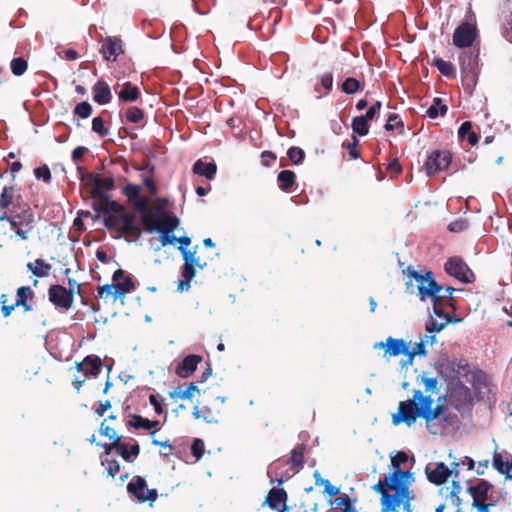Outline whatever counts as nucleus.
Listing matches in <instances>:
<instances>
[{
    "label": "nucleus",
    "instance_id": "nucleus-42",
    "mask_svg": "<svg viewBox=\"0 0 512 512\" xmlns=\"http://www.w3.org/2000/svg\"><path fill=\"white\" fill-rule=\"evenodd\" d=\"M287 155L294 164H299L303 161L305 153L299 147H291L288 149Z\"/></svg>",
    "mask_w": 512,
    "mask_h": 512
},
{
    "label": "nucleus",
    "instance_id": "nucleus-4",
    "mask_svg": "<svg viewBox=\"0 0 512 512\" xmlns=\"http://www.w3.org/2000/svg\"><path fill=\"white\" fill-rule=\"evenodd\" d=\"M404 273L415 280L416 294L421 301L430 300L438 311H440V308L443 309L444 304L450 301L454 289L450 286L443 287L439 285L435 281L432 272L428 271L425 274H420L409 266Z\"/></svg>",
    "mask_w": 512,
    "mask_h": 512
},
{
    "label": "nucleus",
    "instance_id": "nucleus-34",
    "mask_svg": "<svg viewBox=\"0 0 512 512\" xmlns=\"http://www.w3.org/2000/svg\"><path fill=\"white\" fill-rule=\"evenodd\" d=\"M352 129L360 136H365L369 132L368 121L361 116L355 117L352 121Z\"/></svg>",
    "mask_w": 512,
    "mask_h": 512
},
{
    "label": "nucleus",
    "instance_id": "nucleus-11",
    "mask_svg": "<svg viewBox=\"0 0 512 512\" xmlns=\"http://www.w3.org/2000/svg\"><path fill=\"white\" fill-rule=\"evenodd\" d=\"M374 349H385L384 357H396L401 354L405 355L408 358V349L409 344L403 339H395L393 337H388L386 342H376L374 344Z\"/></svg>",
    "mask_w": 512,
    "mask_h": 512
},
{
    "label": "nucleus",
    "instance_id": "nucleus-6",
    "mask_svg": "<svg viewBox=\"0 0 512 512\" xmlns=\"http://www.w3.org/2000/svg\"><path fill=\"white\" fill-rule=\"evenodd\" d=\"M492 490L493 486L483 480L469 488L473 499L472 506L475 507L478 512H489L490 508L495 506L494 503L488 502L490 500L489 493Z\"/></svg>",
    "mask_w": 512,
    "mask_h": 512
},
{
    "label": "nucleus",
    "instance_id": "nucleus-25",
    "mask_svg": "<svg viewBox=\"0 0 512 512\" xmlns=\"http://www.w3.org/2000/svg\"><path fill=\"white\" fill-rule=\"evenodd\" d=\"M27 269L37 277H47L50 273L51 265L45 263L42 259H36L34 263L29 262Z\"/></svg>",
    "mask_w": 512,
    "mask_h": 512
},
{
    "label": "nucleus",
    "instance_id": "nucleus-26",
    "mask_svg": "<svg viewBox=\"0 0 512 512\" xmlns=\"http://www.w3.org/2000/svg\"><path fill=\"white\" fill-rule=\"evenodd\" d=\"M128 425L135 429L150 430L158 425V421H151L139 415H133L128 421Z\"/></svg>",
    "mask_w": 512,
    "mask_h": 512
},
{
    "label": "nucleus",
    "instance_id": "nucleus-14",
    "mask_svg": "<svg viewBox=\"0 0 512 512\" xmlns=\"http://www.w3.org/2000/svg\"><path fill=\"white\" fill-rule=\"evenodd\" d=\"M436 343V335H428L425 334L423 337H421L420 341L415 343V346L413 347V350L410 351L408 349V358L401 360V366L402 367H408L412 365L414 357L416 355L419 356H426L427 350L426 346L430 345L433 346Z\"/></svg>",
    "mask_w": 512,
    "mask_h": 512
},
{
    "label": "nucleus",
    "instance_id": "nucleus-24",
    "mask_svg": "<svg viewBox=\"0 0 512 512\" xmlns=\"http://www.w3.org/2000/svg\"><path fill=\"white\" fill-rule=\"evenodd\" d=\"M216 170L217 167L214 163H205L201 160H198L193 166L194 173L205 176L209 180L214 178Z\"/></svg>",
    "mask_w": 512,
    "mask_h": 512
},
{
    "label": "nucleus",
    "instance_id": "nucleus-46",
    "mask_svg": "<svg viewBox=\"0 0 512 512\" xmlns=\"http://www.w3.org/2000/svg\"><path fill=\"white\" fill-rule=\"evenodd\" d=\"M332 505L336 508V509H343L344 512H347L349 511L350 509V499L348 496H340V497H336L334 499V501L332 502Z\"/></svg>",
    "mask_w": 512,
    "mask_h": 512
},
{
    "label": "nucleus",
    "instance_id": "nucleus-32",
    "mask_svg": "<svg viewBox=\"0 0 512 512\" xmlns=\"http://www.w3.org/2000/svg\"><path fill=\"white\" fill-rule=\"evenodd\" d=\"M435 66L446 77H455L456 75V69L451 62L437 58L435 59Z\"/></svg>",
    "mask_w": 512,
    "mask_h": 512
},
{
    "label": "nucleus",
    "instance_id": "nucleus-59",
    "mask_svg": "<svg viewBox=\"0 0 512 512\" xmlns=\"http://www.w3.org/2000/svg\"><path fill=\"white\" fill-rule=\"evenodd\" d=\"M471 127L472 125L470 122H463L458 130L459 137L465 138L466 136H468L471 133Z\"/></svg>",
    "mask_w": 512,
    "mask_h": 512
},
{
    "label": "nucleus",
    "instance_id": "nucleus-28",
    "mask_svg": "<svg viewBox=\"0 0 512 512\" xmlns=\"http://www.w3.org/2000/svg\"><path fill=\"white\" fill-rule=\"evenodd\" d=\"M447 106L442 103L441 98H434L433 104L427 109L426 114L429 118L435 119L439 115L443 116L447 113Z\"/></svg>",
    "mask_w": 512,
    "mask_h": 512
},
{
    "label": "nucleus",
    "instance_id": "nucleus-35",
    "mask_svg": "<svg viewBox=\"0 0 512 512\" xmlns=\"http://www.w3.org/2000/svg\"><path fill=\"white\" fill-rule=\"evenodd\" d=\"M15 217L18 218L20 226L29 228L33 227L32 224L34 222V215L29 208L23 210L21 213H18L17 215H15Z\"/></svg>",
    "mask_w": 512,
    "mask_h": 512
},
{
    "label": "nucleus",
    "instance_id": "nucleus-23",
    "mask_svg": "<svg viewBox=\"0 0 512 512\" xmlns=\"http://www.w3.org/2000/svg\"><path fill=\"white\" fill-rule=\"evenodd\" d=\"M304 451H305V445L304 444H300V445L296 446L291 451V456H290V458L288 460V464L291 466V468L295 472H298L303 467Z\"/></svg>",
    "mask_w": 512,
    "mask_h": 512
},
{
    "label": "nucleus",
    "instance_id": "nucleus-29",
    "mask_svg": "<svg viewBox=\"0 0 512 512\" xmlns=\"http://www.w3.org/2000/svg\"><path fill=\"white\" fill-rule=\"evenodd\" d=\"M143 225L145 230L149 233H153L155 231L159 232L160 221L157 216L152 214L151 212H146L142 216Z\"/></svg>",
    "mask_w": 512,
    "mask_h": 512
},
{
    "label": "nucleus",
    "instance_id": "nucleus-54",
    "mask_svg": "<svg viewBox=\"0 0 512 512\" xmlns=\"http://www.w3.org/2000/svg\"><path fill=\"white\" fill-rule=\"evenodd\" d=\"M401 124H402V122H401V120L399 119L398 115H397V114L392 113V114H390V115L388 116L387 122H386V124H385V129H386L387 131H391V130H393V129H394V127H395L396 125H401Z\"/></svg>",
    "mask_w": 512,
    "mask_h": 512
},
{
    "label": "nucleus",
    "instance_id": "nucleus-5",
    "mask_svg": "<svg viewBox=\"0 0 512 512\" xmlns=\"http://www.w3.org/2000/svg\"><path fill=\"white\" fill-rule=\"evenodd\" d=\"M460 69L463 80L468 86L474 87L477 84L479 65H478V51H463L460 56Z\"/></svg>",
    "mask_w": 512,
    "mask_h": 512
},
{
    "label": "nucleus",
    "instance_id": "nucleus-27",
    "mask_svg": "<svg viewBox=\"0 0 512 512\" xmlns=\"http://www.w3.org/2000/svg\"><path fill=\"white\" fill-rule=\"evenodd\" d=\"M118 96L124 101H135L139 96V90L130 82L123 84L122 89L119 91Z\"/></svg>",
    "mask_w": 512,
    "mask_h": 512
},
{
    "label": "nucleus",
    "instance_id": "nucleus-15",
    "mask_svg": "<svg viewBox=\"0 0 512 512\" xmlns=\"http://www.w3.org/2000/svg\"><path fill=\"white\" fill-rule=\"evenodd\" d=\"M100 51L106 61H115L123 53L122 41L116 37H106Z\"/></svg>",
    "mask_w": 512,
    "mask_h": 512
},
{
    "label": "nucleus",
    "instance_id": "nucleus-30",
    "mask_svg": "<svg viewBox=\"0 0 512 512\" xmlns=\"http://www.w3.org/2000/svg\"><path fill=\"white\" fill-rule=\"evenodd\" d=\"M493 466L498 472L501 474H506L507 478L512 479V476L509 474V472L512 470V463L504 462L502 456L498 453H495L494 455Z\"/></svg>",
    "mask_w": 512,
    "mask_h": 512
},
{
    "label": "nucleus",
    "instance_id": "nucleus-22",
    "mask_svg": "<svg viewBox=\"0 0 512 512\" xmlns=\"http://www.w3.org/2000/svg\"><path fill=\"white\" fill-rule=\"evenodd\" d=\"M286 500L287 494L283 489L272 488L266 497L265 503H267L271 509L281 511L280 504L283 503V506H285Z\"/></svg>",
    "mask_w": 512,
    "mask_h": 512
},
{
    "label": "nucleus",
    "instance_id": "nucleus-41",
    "mask_svg": "<svg viewBox=\"0 0 512 512\" xmlns=\"http://www.w3.org/2000/svg\"><path fill=\"white\" fill-rule=\"evenodd\" d=\"M179 223H180V221L177 217L167 216L162 221L159 229H162V230H165L168 232H173L178 227Z\"/></svg>",
    "mask_w": 512,
    "mask_h": 512
},
{
    "label": "nucleus",
    "instance_id": "nucleus-40",
    "mask_svg": "<svg viewBox=\"0 0 512 512\" xmlns=\"http://www.w3.org/2000/svg\"><path fill=\"white\" fill-rule=\"evenodd\" d=\"M390 457H391V467L393 468L392 472L401 470L400 465L402 463L407 462V460H408L407 454L403 451H398L395 455H391Z\"/></svg>",
    "mask_w": 512,
    "mask_h": 512
},
{
    "label": "nucleus",
    "instance_id": "nucleus-47",
    "mask_svg": "<svg viewBox=\"0 0 512 512\" xmlns=\"http://www.w3.org/2000/svg\"><path fill=\"white\" fill-rule=\"evenodd\" d=\"M159 232L161 233L162 246L175 245L177 243V237L173 235V232H168L162 229H159Z\"/></svg>",
    "mask_w": 512,
    "mask_h": 512
},
{
    "label": "nucleus",
    "instance_id": "nucleus-10",
    "mask_svg": "<svg viewBox=\"0 0 512 512\" xmlns=\"http://www.w3.org/2000/svg\"><path fill=\"white\" fill-rule=\"evenodd\" d=\"M477 37V29L474 24L462 23L453 34V44L458 48L470 47Z\"/></svg>",
    "mask_w": 512,
    "mask_h": 512
},
{
    "label": "nucleus",
    "instance_id": "nucleus-16",
    "mask_svg": "<svg viewBox=\"0 0 512 512\" xmlns=\"http://www.w3.org/2000/svg\"><path fill=\"white\" fill-rule=\"evenodd\" d=\"M100 434L112 440V448H116L117 452L122 456L123 459H128L125 443H121V436H119L113 428L106 424V420H104L100 425ZM110 449L111 447L106 450V453H109Z\"/></svg>",
    "mask_w": 512,
    "mask_h": 512
},
{
    "label": "nucleus",
    "instance_id": "nucleus-21",
    "mask_svg": "<svg viewBox=\"0 0 512 512\" xmlns=\"http://www.w3.org/2000/svg\"><path fill=\"white\" fill-rule=\"evenodd\" d=\"M93 91V99L100 105L108 104L112 99L110 87L106 82H97L93 87Z\"/></svg>",
    "mask_w": 512,
    "mask_h": 512
},
{
    "label": "nucleus",
    "instance_id": "nucleus-63",
    "mask_svg": "<svg viewBox=\"0 0 512 512\" xmlns=\"http://www.w3.org/2000/svg\"><path fill=\"white\" fill-rule=\"evenodd\" d=\"M143 184L145 187L148 188V190L151 194L155 195L157 193V187L151 178H149V177L144 178Z\"/></svg>",
    "mask_w": 512,
    "mask_h": 512
},
{
    "label": "nucleus",
    "instance_id": "nucleus-60",
    "mask_svg": "<svg viewBox=\"0 0 512 512\" xmlns=\"http://www.w3.org/2000/svg\"><path fill=\"white\" fill-rule=\"evenodd\" d=\"M262 163L265 166H269L271 161L276 159V156L270 151H264L261 154Z\"/></svg>",
    "mask_w": 512,
    "mask_h": 512
},
{
    "label": "nucleus",
    "instance_id": "nucleus-3",
    "mask_svg": "<svg viewBox=\"0 0 512 512\" xmlns=\"http://www.w3.org/2000/svg\"><path fill=\"white\" fill-rule=\"evenodd\" d=\"M114 187V180L111 177L95 178L92 196L94 199L100 200L98 205L95 204V210L108 215L106 224L117 227L119 230L129 234H139L140 230L135 222V215L126 212L116 202L111 201L105 193Z\"/></svg>",
    "mask_w": 512,
    "mask_h": 512
},
{
    "label": "nucleus",
    "instance_id": "nucleus-19",
    "mask_svg": "<svg viewBox=\"0 0 512 512\" xmlns=\"http://www.w3.org/2000/svg\"><path fill=\"white\" fill-rule=\"evenodd\" d=\"M202 361V357L191 354L185 357L181 364L178 365L176 373L181 378L189 377L196 369L197 365Z\"/></svg>",
    "mask_w": 512,
    "mask_h": 512
},
{
    "label": "nucleus",
    "instance_id": "nucleus-45",
    "mask_svg": "<svg viewBox=\"0 0 512 512\" xmlns=\"http://www.w3.org/2000/svg\"><path fill=\"white\" fill-rule=\"evenodd\" d=\"M34 175L37 179H42L48 183L51 180V172L47 165L40 166L34 170Z\"/></svg>",
    "mask_w": 512,
    "mask_h": 512
},
{
    "label": "nucleus",
    "instance_id": "nucleus-12",
    "mask_svg": "<svg viewBox=\"0 0 512 512\" xmlns=\"http://www.w3.org/2000/svg\"><path fill=\"white\" fill-rule=\"evenodd\" d=\"M451 162V155L447 151L432 152L426 162L425 169L428 176L435 175L441 170L448 168Z\"/></svg>",
    "mask_w": 512,
    "mask_h": 512
},
{
    "label": "nucleus",
    "instance_id": "nucleus-13",
    "mask_svg": "<svg viewBox=\"0 0 512 512\" xmlns=\"http://www.w3.org/2000/svg\"><path fill=\"white\" fill-rule=\"evenodd\" d=\"M450 322L448 313L444 312L442 308L440 311L433 306V314L430 315L428 322L425 325L426 334L436 335L441 332Z\"/></svg>",
    "mask_w": 512,
    "mask_h": 512
},
{
    "label": "nucleus",
    "instance_id": "nucleus-33",
    "mask_svg": "<svg viewBox=\"0 0 512 512\" xmlns=\"http://www.w3.org/2000/svg\"><path fill=\"white\" fill-rule=\"evenodd\" d=\"M118 288L113 284H106L98 288V297L100 298H108L110 296L113 297V300L121 299V295H118Z\"/></svg>",
    "mask_w": 512,
    "mask_h": 512
},
{
    "label": "nucleus",
    "instance_id": "nucleus-48",
    "mask_svg": "<svg viewBox=\"0 0 512 512\" xmlns=\"http://www.w3.org/2000/svg\"><path fill=\"white\" fill-rule=\"evenodd\" d=\"M179 250L181 251L185 263L195 264L198 267L203 268V266L199 264L198 260L195 258L193 252L187 250L185 247H179Z\"/></svg>",
    "mask_w": 512,
    "mask_h": 512
},
{
    "label": "nucleus",
    "instance_id": "nucleus-52",
    "mask_svg": "<svg viewBox=\"0 0 512 512\" xmlns=\"http://www.w3.org/2000/svg\"><path fill=\"white\" fill-rule=\"evenodd\" d=\"M31 292L30 288L29 287H20L17 291V297L18 299L16 300V306H19V305H25L26 303V298H27V294H29Z\"/></svg>",
    "mask_w": 512,
    "mask_h": 512
},
{
    "label": "nucleus",
    "instance_id": "nucleus-57",
    "mask_svg": "<svg viewBox=\"0 0 512 512\" xmlns=\"http://www.w3.org/2000/svg\"><path fill=\"white\" fill-rule=\"evenodd\" d=\"M321 86L327 90H331L333 86V75L332 73H324L321 76Z\"/></svg>",
    "mask_w": 512,
    "mask_h": 512
},
{
    "label": "nucleus",
    "instance_id": "nucleus-7",
    "mask_svg": "<svg viewBox=\"0 0 512 512\" xmlns=\"http://www.w3.org/2000/svg\"><path fill=\"white\" fill-rule=\"evenodd\" d=\"M127 491L140 503L149 502L152 505L158 496L156 489H148L146 480L141 476H134L127 485Z\"/></svg>",
    "mask_w": 512,
    "mask_h": 512
},
{
    "label": "nucleus",
    "instance_id": "nucleus-36",
    "mask_svg": "<svg viewBox=\"0 0 512 512\" xmlns=\"http://www.w3.org/2000/svg\"><path fill=\"white\" fill-rule=\"evenodd\" d=\"M360 89V82L353 77H348L342 84V91L346 94H354Z\"/></svg>",
    "mask_w": 512,
    "mask_h": 512
},
{
    "label": "nucleus",
    "instance_id": "nucleus-56",
    "mask_svg": "<svg viewBox=\"0 0 512 512\" xmlns=\"http://www.w3.org/2000/svg\"><path fill=\"white\" fill-rule=\"evenodd\" d=\"M198 391V387L194 382H191L186 389H183L182 399H192L194 393Z\"/></svg>",
    "mask_w": 512,
    "mask_h": 512
},
{
    "label": "nucleus",
    "instance_id": "nucleus-55",
    "mask_svg": "<svg viewBox=\"0 0 512 512\" xmlns=\"http://www.w3.org/2000/svg\"><path fill=\"white\" fill-rule=\"evenodd\" d=\"M322 483L324 486V493L329 497H334L340 492V489L336 486H333L329 480H325V482Z\"/></svg>",
    "mask_w": 512,
    "mask_h": 512
},
{
    "label": "nucleus",
    "instance_id": "nucleus-20",
    "mask_svg": "<svg viewBox=\"0 0 512 512\" xmlns=\"http://www.w3.org/2000/svg\"><path fill=\"white\" fill-rule=\"evenodd\" d=\"M113 281L116 282L119 292L118 295H121V299L123 300L125 294L133 290V281L129 276H125L124 271L118 269L113 274Z\"/></svg>",
    "mask_w": 512,
    "mask_h": 512
},
{
    "label": "nucleus",
    "instance_id": "nucleus-50",
    "mask_svg": "<svg viewBox=\"0 0 512 512\" xmlns=\"http://www.w3.org/2000/svg\"><path fill=\"white\" fill-rule=\"evenodd\" d=\"M194 265L195 264L184 263L182 268V276L184 279L191 281L195 277L196 271L194 269Z\"/></svg>",
    "mask_w": 512,
    "mask_h": 512
},
{
    "label": "nucleus",
    "instance_id": "nucleus-9",
    "mask_svg": "<svg viewBox=\"0 0 512 512\" xmlns=\"http://www.w3.org/2000/svg\"><path fill=\"white\" fill-rule=\"evenodd\" d=\"M445 271L464 283H472L475 275L467 264L459 257H451L445 263Z\"/></svg>",
    "mask_w": 512,
    "mask_h": 512
},
{
    "label": "nucleus",
    "instance_id": "nucleus-53",
    "mask_svg": "<svg viewBox=\"0 0 512 512\" xmlns=\"http://www.w3.org/2000/svg\"><path fill=\"white\" fill-rule=\"evenodd\" d=\"M120 470V464L116 460L107 461L106 473L110 477H114Z\"/></svg>",
    "mask_w": 512,
    "mask_h": 512
},
{
    "label": "nucleus",
    "instance_id": "nucleus-49",
    "mask_svg": "<svg viewBox=\"0 0 512 512\" xmlns=\"http://www.w3.org/2000/svg\"><path fill=\"white\" fill-rule=\"evenodd\" d=\"M191 451L193 456L196 457L197 460H199L204 452V443L201 439H195L191 446Z\"/></svg>",
    "mask_w": 512,
    "mask_h": 512
},
{
    "label": "nucleus",
    "instance_id": "nucleus-58",
    "mask_svg": "<svg viewBox=\"0 0 512 512\" xmlns=\"http://www.w3.org/2000/svg\"><path fill=\"white\" fill-rule=\"evenodd\" d=\"M125 446H126V452L128 454V459H124L125 461H131V457H137L139 455V452H140V447L137 443L133 444V445H128L125 443Z\"/></svg>",
    "mask_w": 512,
    "mask_h": 512
},
{
    "label": "nucleus",
    "instance_id": "nucleus-43",
    "mask_svg": "<svg viewBox=\"0 0 512 512\" xmlns=\"http://www.w3.org/2000/svg\"><path fill=\"white\" fill-rule=\"evenodd\" d=\"M74 113L79 117L86 119L92 113V106L88 102H81L75 107Z\"/></svg>",
    "mask_w": 512,
    "mask_h": 512
},
{
    "label": "nucleus",
    "instance_id": "nucleus-51",
    "mask_svg": "<svg viewBox=\"0 0 512 512\" xmlns=\"http://www.w3.org/2000/svg\"><path fill=\"white\" fill-rule=\"evenodd\" d=\"M468 227V222L465 219H459L449 224V230L452 232H461Z\"/></svg>",
    "mask_w": 512,
    "mask_h": 512
},
{
    "label": "nucleus",
    "instance_id": "nucleus-8",
    "mask_svg": "<svg viewBox=\"0 0 512 512\" xmlns=\"http://www.w3.org/2000/svg\"><path fill=\"white\" fill-rule=\"evenodd\" d=\"M459 466L458 462H452V469H449L443 462L436 463L435 465L429 464L425 468L427 478L431 483L441 485L447 481L448 477L455 474L458 476L456 468Z\"/></svg>",
    "mask_w": 512,
    "mask_h": 512
},
{
    "label": "nucleus",
    "instance_id": "nucleus-1",
    "mask_svg": "<svg viewBox=\"0 0 512 512\" xmlns=\"http://www.w3.org/2000/svg\"><path fill=\"white\" fill-rule=\"evenodd\" d=\"M421 382L426 393L434 394L437 392V378L423 376ZM433 405L434 399L431 395L424 396L420 390H414L413 399L399 403L398 412L392 416V423L394 425L405 423L410 427L418 417H421L425 420L427 429L435 434L436 431L432 430L431 423L443 412V407L439 404Z\"/></svg>",
    "mask_w": 512,
    "mask_h": 512
},
{
    "label": "nucleus",
    "instance_id": "nucleus-61",
    "mask_svg": "<svg viewBox=\"0 0 512 512\" xmlns=\"http://www.w3.org/2000/svg\"><path fill=\"white\" fill-rule=\"evenodd\" d=\"M32 230V228L20 226L16 229V236L20 237L22 240H27L29 232Z\"/></svg>",
    "mask_w": 512,
    "mask_h": 512
},
{
    "label": "nucleus",
    "instance_id": "nucleus-18",
    "mask_svg": "<svg viewBox=\"0 0 512 512\" xmlns=\"http://www.w3.org/2000/svg\"><path fill=\"white\" fill-rule=\"evenodd\" d=\"M102 361L97 356H87L82 362L76 363V369L85 375L97 376L101 372Z\"/></svg>",
    "mask_w": 512,
    "mask_h": 512
},
{
    "label": "nucleus",
    "instance_id": "nucleus-38",
    "mask_svg": "<svg viewBox=\"0 0 512 512\" xmlns=\"http://www.w3.org/2000/svg\"><path fill=\"white\" fill-rule=\"evenodd\" d=\"M14 197V190L12 187H4L1 195H0V207L2 209L7 208L12 204Z\"/></svg>",
    "mask_w": 512,
    "mask_h": 512
},
{
    "label": "nucleus",
    "instance_id": "nucleus-17",
    "mask_svg": "<svg viewBox=\"0 0 512 512\" xmlns=\"http://www.w3.org/2000/svg\"><path fill=\"white\" fill-rule=\"evenodd\" d=\"M49 299L54 305L65 309L71 306L73 300L72 294L60 285L50 287Z\"/></svg>",
    "mask_w": 512,
    "mask_h": 512
},
{
    "label": "nucleus",
    "instance_id": "nucleus-2",
    "mask_svg": "<svg viewBox=\"0 0 512 512\" xmlns=\"http://www.w3.org/2000/svg\"><path fill=\"white\" fill-rule=\"evenodd\" d=\"M413 482V473L402 470L391 472L384 480H379L373 490L381 494V511L400 512L402 506L403 511L412 512L413 496L409 487Z\"/></svg>",
    "mask_w": 512,
    "mask_h": 512
},
{
    "label": "nucleus",
    "instance_id": "nucleus-62",
    "mask_svg": "<svg viewBox=\"0 0 512 512\" xmlns=\"http://www.w3.org/2000/svg\"><path fill=\"white\" fill-rule=\"evenodd\" d=\"M111 408V402L109 400H106L104 402H101L99 407L96 409L95 413L98 416H103L104 413Z\"/></svg>",
    "mask_w": 512,
    "mask_h": 512
},
{
    "label": "nucleus",
    "instance_id": "nucleus-37",
    "mask_svg": "<svg viewBox=\"0 0 512 512\" xmlns=\"http://www.w3.org/2000/svg\"><path fill=\"white\" fill-rule=\"evenodd\" d=\"M126 118L131 123H141L144 119V113L138 107H130L126 111Z\"/></svg>",
    "mask_w": 512,
    "mask_h": 512
},
{
    "label": "nucleus",
    "instance_id": "nucleus-39",
    "mask_svg": "<svg viewBox=\"0 0 512 512\" xmlns=\"http://www.w3.org/2000/svg\"><path fill=\"white\" fill-rule=\"evenodd\" d=\"M27 70V62L23 58H14L11 62V71L14 75L20 76Z\"/></svg>",
    "mask_w": 512,
    "mask_h": 512
},
{
    "label": "nucleus",
    "instance_id": "nucleus-64",
    "mask_svg": "<svg viewBox=\"0 0 512 512\" xmlns=\"http://www.w3.org/2000/svg\"><path fill=\"white\" fill-rule=\"evenodd\" d=\"M149 401H150V404L154 407L155 412L157 414H161L163 410H162V406H161L160 402L157 400V397L155 395H150Z\"/></svg>",
    "mask_w": 512,
    "mask_h": 512
},
{
    "label": "nucleus",
    "instance_id": "nucleus-31",
    "mask_svg": "<svg viewBox=\"0 0 512 512\" xmlns=\"http://www.w3.org/2000/svg\"><path fill=\"white\" fill-rule=\"evenodd\" d=\"M277 179L280 183V188L287 191L294 184L295 173L290 170H283L278 174Z\"/></svg>",
    "mask_w": 512,
    "mask_h": 512
},
{
    "label": "nucleus",
    "instance_id": "nucleus-44",
    "mask_svg": "<svg viewBox=\"0 0 512 512\" xmlns=\"http://www.w3.org/2000/svg\"><path fill=\"white\" fill-rule=\"evenodd\" d=\"M92 130L101 137H104L109 133L108 129L104 127V122L101 117H95L92 120Z\"/></svg>",
    "mask_w": 512,
    "mask_h": 512
}]
</instances>
